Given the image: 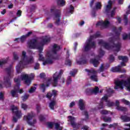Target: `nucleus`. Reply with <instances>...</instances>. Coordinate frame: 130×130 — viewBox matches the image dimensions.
I'll return each mask as SVG.
<instances>
[{
    "mask_svg": "<svg viewBox=\"0 0 130 130\" xmlns=\"http://www.w3.org/2000/svg\"><path fill=\"white\" fill-rule=\"evenodd\" d=\"M122 30V27L120 26L118 28L116 27H113L112 31L115 32V36L113 38H110L109 39V41L110 43L113 44L112 46H111L109 43L105 42L104 41L101 40L99 42V45H102L106 49L109 50L112 48H116L115 51L118 52L120 50L121 47V43L118 42L117 44H115V41H119V36H120V32Z\"/></svg>",
    "mask_w": 130,
    "mask_h": 130,
    "instance_id": "obj_1",
    "label": "nucleus"
},
{
    "mask_svg": "<svg viewBox=\"0 0 130 130\" xmlns=\"http://www.w3.org/2000/svg\"><path fill=\"white\" fill-rule=\"evenodd\" d=\"M78 105L80 110H84L85 109V105L84 104L83 100H79Z\"/></svg>",
    "mask_w": 130,
    "mask_h": 130,
    "instance_id": "obj_25",
    "label": "nucleus"
},
{
    "mask_svg": "<svg viewBox=\"0 0 130 130\" xmlns=\"http://www.w3.org/2000/svg\"><path fill=\"white\" fill-rule=\"evenodd\" d=\"M72 77L71 76H69L66 81L67 85L69 86V85L72 83Z\"/></svg>",
    "mask_w": 130,
    "mask_h": 130,
    "instance_id": "obj_36",
    "label": "nucleus"
},
{
    "mask_svg": "<svg viewBox=\"0 0 130 130\" xmlns=\"http://www.w3.org/2000/svg\"><path fill=\"white\" fill-rule=\"evenodd\" d=\"M35 9H36L35 5H32L31 7L30 8V12H34V11H35Z\"/></svg>",
    "mask_w": 130,
    "mask_h": 130,
    "instance_id": "obj_63",
    "label": "nucleus"
},
{
    "mask_svg": "<svg viewBox=\"0 0 130 130\" xmlns=\"http://www.w3.org/2000/svg\"><path fill=\"white\" fill-rule=\"evenodd\" d=\"M118 58L119 60H122V61L125 62L128 61V58L126 56H118Z\"/></svg>",
    "mask_w": 130,
    "mask_h": 130,
    "instance_id": "obj_27",
    "label": "nucleus"
},
{
    "mask_svg": "<svg viewBox=\"0 0 130 130\" xmlns=\"http://www.w3.org/2000/svg\"><path fill=\"white\" fill-rule=\"evenodd\" d=\"M30 96V95L28 94H25L24 95V96H22L21 97L23 101H26V100H27V99H28L29 98V96Z\"/></svg>",
    "mask_w": 130,
    "mask_h": 130,
    "instance_id": "obj_35",
    "label": "nucleus"
},
{
    "mask_svg": "<svg viewBox=\"0 0 130 130\" xmlns=\"http://www.w3.org/2000/svg\"><path fill=\"white\" fill-rule=\"evenodd\" d=\"M99 92V87H96L94 89L87 88L85 90L86 95H92V94H97Z\"/></svg>",
    "mask_w": 130,
    "mask_h": 130,
    "instance_id": "obj_16",
    "label": "nucleus"
},
{
    "mask_svg": "<svg viewBox=\"0 0 130 130\" xmlns=\"http://www.w3.org/2000/svg\"><path fill=\"white\" fill-rule=\"evenodd\" d=\"M103 119L105 122H107V121H111V118L110 117L107 118L106 117H104Z\"/></svg>",
    "mask_w": 130,
    "mask_h": 130,
    "instance_id": "obj_51",
    "label": "nucleus"
},
{
    "mask_svg": "<svg viewBox=\"0 0 130 130\" xmlns=\"http://www.w3.org/2000/svg\"><path fill=\"white\" fill-rule=\"evenodd\" d=\"M36 110L37 111V113H40V111L41 110V107H40V106L37 105Z\"/></svg>",
    "mask_w": 130,
    "mask_h": 130,
    "instance_id": "obj_50",
    "label": "nucleus"
},
{
    "mask_svg": "<svg viewBox=\"0 0 130 130\" xmlns=\"http://www.w3.org/2000/svg\"><path fill=\"white\" fill-rule=\"evenodd\" d=\"M33 117H34L33 114H28L27 116H24L23 120H26L29 125H34L36 123L37 120L36 119H34L32 122L31 121L33 119Z\"/></svg>",
    "mask_w": 130,
    "mask_h": 130,
    "instance_id": "obj_11",
    "label": "nucleus"
},
{
    "mask_svg": "<svg viewBox=\"0 0 130 130\" xmlns=\"http://www.w3.org/2000/svg\"><path fill=\"white\" fill-rule=\"evenodd\" d=\"M122 102H123V103H125V104H126V105H129V101L126 100L124 99H123L122 100Z\"/></svg>",
    "mask_w": 130,
    "mask_h": 130,
    "instance_id": "obj_54",
    "label": "nucleus"
},
{
    "mask_svg": "<svg viewBox=\"0 0 130 130\" xmlns=\"http://www.w3.org/2000/svg\"><path fill=\"white\" fill-rule=\"evenodd\" d=\"M65 63L67 66H69V67H71V66H72V61L71 60H70V59H67Z\"/></svg>",
    "mask_w": 130,
    "mask_h": 130,
    "instance_id": "obj_47",
    "label": "nucleus"
},
{
    "mask_svg": "<svg viewBox=\"0 0 130 130\" xmlns=\"http://www.w3.org/2000/svg\"><path fill=\"white\" fill-rule=\"evenodd\" d=\"M32 34H33V31H29L24 36L26 37V38H28V37H29L30 36H31Z\"/></svg>",
    "mask_w": 130,
    "mask_h": 130,
    "instance_id": "obj_58",
    "label": "nucleus"
},
{
    "mask_svg": "<svg viewBox=\"0 0 130 130\" xmlns=\"http://www.w3.org/2000/svg\"><path fill=\"white\" fill-rule=\"evenodd\" d=\"M108 4V5L105 6L104 8L105 11L104 13L105 14H107V15H108V14L110 13V11L112 8V1L111 0H109Z\"/></svg>",
    "mask_w": 130,
    "mask_h": 130,
    "instance_id": "obj_19",
    "label": "nucleus"
},
{
    "mask_svg": "<svg viewBox=\"0 0 130 130\" xmlns=\"http://www.w3.org/2000/svg\"><path fill=\"white\" fill-rule=\"evenodd\" d=\"M115 106H116L117 110L119 111H127V108L119 106V101L117 100L116 101Z\"/></svg>",
    "mask_w": 130,
    "mask_h": 130,
    "instance_id": "obj_22",
    "label": "nucleus"
},
{
    "mask_svg": "<svg viewBox=\"0 0 130 130\" xmlns=\"http://www.w3.org/2000/svg\"><path fill=\"white\" fill-rule=\"evenodd\" d=\"M57 4L58 6L63 7L64 6H66V1H64V0H57Z\"/></svg>",
    "mask_w": 130,
    "mask_h": 130,
    "instance_id": "obj_30",
    "label": "nucleus"
},
{
    "mask_svg": "<svg viewBox=\"0 0 130 130\" xmlns=\"http://www.w3.org/2000/svg\"><path fill=\"white\" fill-rule=\"evenodd\" d=\"M54 124L55 125V128L57 130H58V128H59L60 124L59 123L56 122V123H54Z\"/></svg>",
    "mask_w": 130,
    "mask_h": 130,
    "instance_id": "obj_56",
    "label": "nucleus"
},
{
    "mask_svg": "<svg viewBox=\"0 0 130 130\" xmlns=\"http://www.w3.org/2000/svg\"><path fill=\"white\" fill-rule=\"evenodd\" d=\"M101 36L100 32L98 31L94 35L90 36V38L87 40L85 43V45L84 46V51L88 52L89 50H91L92 48H95L96 47V44L95 42L92 41L93 38H98Z\"/></svg>",
    "mask_w": 130,
    "mask_h": 130,
    "instance_id": "obj_3",
    "label": "nucleus"
},
{
    "mask_svg": "<svg viewBox=\"0 0 130 130\" xmlns=\"http://www.w3.org/2000/svg\"><path fill=\"white\" fill-rule=\"evenodd\" d=\"M30 76L31 77H29L27 74L21 75V80L24 81V84L27 86H30L31 82V80L34 79V74H31Z\"/></svg>",
    "mask_w": 130,
    "mask_h": 130,
    "instance_id": "obj_10",
    "label": "nucleus"
},
{
    "mask_svg": "<svg viewBox=\"0 0 130 130\" xmlns=\"http://www.w3.org/2000/svg\"><path fill=\"white\" fill-rule=\"evenodd\" d=\"M78 70L77 69H74L73 71H71L70 75L71 76H73V77H75V75H76V73H77Z\"/></svg>",
    "mask_w": 130,
    "mask_h": 130,
    "instance_id": "obj_41",
    "label": "nucleus"
},
{
    "mask_svg": "<svg viewBox=\"0 0 130 130\" xmlns=\"http://www.w3.org/2000/svg\"><path fill=\"white\" fill-rule=\"evenodd\" d=\"M115 10H116V8L115 7L111 12V17L112 18L113 17V16H114V15H115Z\"/></svg>",
    "mask_w": 130,
    "mask_h": 130,
    "instance_id": "obj_46",
    "label": "nucleus"
},
{
    "mask_svg": "<svg viewBox=\"0 0 130 130\" xmlns=\"http://www.w3.org/2000/svg\"><path fill=\"white\" fill-rule=\"evenodd\" d=\"M18 89H14V90H12L11 91V95L12 96V97L15 98V97H18Z\"/></svg>",
    "mask_w": 130,
    "mask_h": 130,
    "instance_id": "obj_28",
    "label": "nucleus"
},
{
    "mask_svg": "<svg viewBox=\"0 0 130 130\" xmlns=\"http://www.w3.org/2000/svg\"><path fill=\"white\" fill-rule=\"evenodd\" d=\"M107 103V106H108V107H112L114 105V103L113 102H110V101H108Z\"/></svg>",
    "mask_w": 130,
    "mask_h": 130,
    "instance_id": "obj_38",
    "label": "nucleus"
},
{
    "mask_svg": "<svg viewBox=\"0 0 130 130\" xmlns=\"http://www.w3.org/2000/svg\"><path fill=\"white\" fill-rule=\"evenodd\" d=\"M11 110L13 113H15L17 118H21L22 117V113L21 111H19L18 107L15 106V105L11 106Z\"/></svg>",
    "mask_w": 130,
    "mask_h": 130,
    "instance_id": "obj_14",
    "label": "nucleus"
},
{
    "mask_svg": "<svg viewBox=\"0 0 130 130\" xmlns=\"http://www.w3.org/2000/svg\"><path fill=\"white\" fill-rule=\"evenodd\" d=\"M85 72L88 73V76H90V79L94 82H98V76H97V72L94 70L85 69ZM91 74L92 75L91 76Z\"/></svg>",
    "mask_w": 130,
    "mask_h": 130,
    "instance_id": "obj_9",
    "label": "nucleus"
},
{
    "mask_svg": "<svg viewBox=\"0 0 130 130\" xmlns=\"http://www.w3.org/2000/svg\"><path fill=\"white\" fill-rule=\"evenodd\" d=\"M90 62L91 63H92V64H93V66H94V67H95V68H97V67H98V64H99V63H100V62H99V61H98V60H96L95 58L91 59Z\"/></svg>",
    "mask_w": 130,
    "mask_h": 130,
    "instance_id": "obj_26",
    "label": "nucleus"
},
{
    "mask_svg": "<svg viewBox=\"0 0 130 130\" xmlns=\"http://www.w3.org/2000/svg\"><path fill=\"white\" fill-rule=\"evenodd\" d=\"M39 60L40 61H44V57H43V55L40 53L39 54Z\"/></svg>",
    "mask_w": 130,
    "mask_h": 130,
    "instance_id": "obj_39",
    "label": "nucleus"
},
{
    "mask_svg": "<svg viewBox=\"0 0 130 130\" xmlns=\"http://www.w3.org/2000/svg\"><path fill=\"white\" fill-rule=\"evenodd\" d=\"M109 24H110L109 21L106 20L105 21H100L98 22L96 24V26H100V28L102 30L103 29L107 28V27L109 26Z\"/></svg>",
    "mask_w": 130,
    "mask_h": 130,
    "instance_id": "obj_13",
    "label": "nucleus"
},
{
    "mask_svg": "<svg viewBox=\"0 0 130 130\" xmlns=\"http://www.w3.org/2000/svg\"><path fill=\"white\" fill-rule=\"evenodd\" d=\"M4 94L3 92H0V100H4Z\"/></svg>",
    "mask_w": 130,
    "mask_h": 130,
    "instance_id": "obj_61",
    "label": "nucleus"
},
{
    "mask_svg": "<svg viewBox=\"0 0 130 130\" xmlns=\"http://www.w3.org/2000/svg\"><path fill=\"white\" fill-rule=\"evenodd\" d=\"M36 90V87L34 86L31 87L30 89L29 90V93H34L35 92V90Z\"/></svg>",
    "mask_w": 130,
    "mask_h": 130,
    "instance_id": "obj_43",
    "label": "nucleus"
},
{
    "mask_svg": "<svg viewBox=\"0 0 130 130\" xmlns=\"http://www.w3.org/2000/svg\"><path fill=\"white\" fill-rule=\"evenodd\" d=\"M74 10H75V8L74 7V6H73V5H70L69 13H70L71 14H73L74 13Z\"/></svg>",
    "mask_w": 130,
    "mask_h": 130,
    "instance_id": "obj_44",
    "label": "nucleus"
},
{
    "mask_svg": "<svg viewBox=\"0 0 130 130\" xmlns=\"http://www.w3.org/2000/svg\"><path fill=\"white\" fill-rule=\"evenodd\" d=\"M39 119L40 120V121H44V120H45V118L44 117V116L42 115H40L39 116Z\"/></svg>",
    "mask_w": 130,
    "mask_h": 130,
    "instance_id": "obj_48",
    "label": "nucleus"
},
{
    "mask_svg": "<svg viewBox=\"0 0 130 130\" xmlns=\"http://www.w3.org/2000/svg\"><path fill=\"white\" fill-rule=\"evenodd\" d=\"M7 63V60H4L3 61L0 60V67L4 66V64H6Z\"/></svg>",
    "mask_w": 130,
    "mask_h": 130,
    "instance_id": "obj_59",
    "label": "nucleus"
},
{
    "mask_svg": "<svg viewBox=\"0 0 130 130\" xmlns=\"http://www.w3.org/2000/svg\"><path fill=\"white\" fill-rule=\"evenodd\" d=\"M98 107L99 109H103L104 108V103L102 100H101Z\"/></svg>",
    "mask_w": 130,
    "mask_h": 130,
    "instance_id": "obj_32",
    "label": "nucleus"
},
{
    "mask_svg": "<svg viewBox=\"0 0 130 130\" xmlns=\"http://www.w3.org/2000/svg\"><path fill=\"white\" fill-rule=\"evenodd\" d=\"M5 71L7 73L8 76L4 77V83L6 88H11L12 83H11V79L13 78V70H12V66L6 68Z\"/></svg>",
    "mask_w": 130,
    "mask_h": 130,
    "instance_id": "obj_6",
    "label": "nucleus"
},
{
    "mask_svg": "<svg viewBox=\"0 0 130 130\" xmlns=\"http://www.w3.org/2000/svg\"><path fill=\"white\" fill-rule=\"evenodd\" d=\"M121 66L120 65L118 66V67H113L111 69V71L113 73H125V70L121 69Z\"/></svg>",
    "mask_w": 130,
    "mask_h": 130,
    "instance_id": "obj_21",
    "label": "nucleus"
},
{
    "mask_svg": "<svg viewBox=\"0 0 130 130\" xmlns=\"http://www.w3.org/2000/svg\"><path fill=\"white\" fill-rule=\"evenodd\" d=\"M27 45L29 49H38L39 53H42V46H40V44L38 43V40L37 39L28 41Z\"/></svg>",
    "mask_w": 130,
    "mask_h": 130,
    "instance_id": "obj_4",
    "label": "nucleus"
},
{
    "mask_svg": "<svg viewBox=\"0 0 130 130\" xmlns=\"http://www.w3.org/2000/svg\"><path fill=\"white\" fill-rule=\"evenodd\" d=\"M60 50V46H58L56 44H54L53 48L52 49V53L50 54L47 53L48 57L43 62V66H46V64H52L53 63V59H59V56L57 55V51Z\"/></svg>",
    "mask_w": 130,
    "mask_h": 130,
    "instance_id": "obj_2",
    "label": "nucleus"
},
{
    "mask_svg": "<svg viewBox=\"0 0 130 130\" xmlns=\"http://www.w3.org/2000/svg\"><path fill=\"white\" fill-rule=\"evenodd\" d=\"M100 71L101 72H104V64H102L100 68Z\"/></svg>",
    "mask_w": 130,
    "mask_h": 130,
    "instance_id": "obj_60",
    "label": "nucleus"
},
{
    "mask_svg": "<svg viewBox=\"0 0 130 130\" xmlns=\"http://www.w3.org/2000/svg\"><path fill=\"white\" fill-rule=\"evenodd\" d=\"M114 59H115L114 56H113V55L112 54L110 55V57H109L110 61L111 62H113V61H114Z\"/></svg>",
    "mask_w": 130,
    "mask_h": 130,
    "instance_id": "obj_45",
    "label": "nucleus"
},
{
    "mask_svg": "<svg viewBox=\"0 0 130 130\" xmlns=\"http://www.w3.org/2000/svg\"><path fill=\"white\" fill-rule=\"evenodd\" d=\"M127 79V81L121 80V81L117 80L115 82V85L119 86V88H121V89H123V86H129V82H128V79Z\"/></svg>",
    "mask_w": 130,
    "mask_h": 130,
    "instance_id": "obj_12",
    "label": "nucleus"
},
{
    "mask_svg": "<svg viewBox=\"0 0 130 130\" xmlns=\"http://www.w3.org/2000/svg\"><path fill=\"white\" fill-rule=\"evenodd\" d=\"M60 77L57 75V72L54 73L53 75V86L56 87L58 84V80L60 79Z\"/></svg>",
    "mask_w": 130,
    "mask_h": 130,
    "instance_id": "obj_20",
    "label": "nucleus"
},
{
    "mask_svg": "<svg viewBox=\"0 0 130 130\" xmlns=\"http://www.w3.org/2000/svg\"><path fill=\"white\" fill-rule=\"evenodd\" d=\"M53 27V24L51 23H49L47 25V28H51Z\"/></svg>",
    "mask_w": 130,
    "mask_h": 130,
    "instance_id": "obj_64",
    "label": "nucleus"
},
{
    "mask_svg": "<svg viewBox=\"0 0 130 130\" xmlns=\"http://www.w3.org/2000/svg\"><path fill=\"white\" fill-rule=\"evenodd\" d=\"M95 8L96 10H100L102 8V5H101V3L97 2L95 3Z\"/></svg>",
    "mask_w": 130,
    "mask_h": 130,
    "instance_id": "obj_34",
    "label": "nucleus"
},
{
    "mask_svg": "<svg viewBox=\"0 0 130 130\" xmlns=\"http://www.w3.org/2000/svg\"><path fill=\"white\" fill-rule=\"evenodd\" d=\"M84 115L85 116V117L87 119H88V118H89V114L88 113V112L84 111Z\"/></svg>",
    "mask_w": 130,
    "mask_h": 130,
    "instance_id": "obj_62",
    "label": "nucleus"
},
{
    "mask_svg": "<svg viewBox=\"0 0 130 130\" xmlns=\"http://www.w3.org/2000/svg\"><path fill=\"white\" fill-rule=\"evenodd\" d=\"M50 12L51 14H53L54 15V20H56V21L54 22L55 25H57V26H59L61 18L60 10L56 9L55 7H53V8L51 9Z\"/></svg>",
    "mask_w": 130,
    "mask_h": 130,
    "instance_id": "obj_7",
    "label": "nucleus"
},
{
    "mask_svg": "<svg viewBox=\"0 0 130 130\" xmlns=\"http://www.w3.org/2000/svg\"><path fill=\"white\" fill-rule=\"evenodd\" d=\"M47 125L49 128H53V125H54V123L52 122H48Z\"/></svg>",
    "mask_w": 130,
    "mask_h": 130,
    "instance_id": "obj_37",
    "label": "nucleus"
},
{
    "mask_svg": "<svg viewBox=\"0 0 130 130\" xmlns=\"http://www.w3.org/2000/svg\"><path fill=\"white\" fill-rule=\"evenodd\" d=\"M99 54L100 56V57H102V56H103L104 54H105V51H104L102 49H100Z\"/></svg>",
    "mask_w": 130,
    "mask_h": 130,
    "instance_id": "obj_42",
    "label": "nucleus"
},
{
    "mask_svg": "<svg viewBox=\"0 0 130 130\" xmlns=\"http://www.w3.org/2000/svg\"><path fill=\"white\" fill-rule=\"evenodd\" d=\"M40 67V64L39 63H36L34 69L35 70H39V68Z\"/></svg>",
    "mask_w": 130,
    "mask_h": 130,
    "instance_id": "obj_53",
    "label": "nucleus"
},
{
    "mask_svg": "<svg viewBox=\"0 0 130 130\" xmlns=\"http://www.w3.org/2000/svg\"><path fill=\"white\" fill-rule=\"evenodd\" d=\"M120 119L122 120L123 122H128L130 121V117L127 116L126 115H121Z\"/></svg>",
    "mask_w": 130,
    "mask_h": 130,
    "instance_id": "obj_24",
    "label": "nucleus"
},
{
    "mask_svg": "<svg viewBox=\"0 0 130 130\" xmlns=\"http://www.w3.org/2000/svg\"><path fill=\"white\" fill-rule=\"evenodd\" d=\"M101 100H102V101L104 100L106 102H108V96H107V95H105L102 98Z\"/></svg>",
    "mask_w": 130,
    "mask_h": 130,
    "instance_id": "obj_57",
    "label": "nucleus"
},
{
    "mask_svg": "<svg viewBox=\"0 0 130 130\" xmlns=\"http://www.w3.org/2000/svg\"><path fill=\"white\" fill-rule=\"evenodd\" d=\"M26 39H27V38L25 35H23L19 38V40L21 43L25 42V41H26Z\"/></svg>",
    "mask_w": 130,
    "mask_h": 130,
    "instance_id": "obj_33",
    "label": "nucleus"
},
{
    "mask_svg": "<svg viewBox=\"0 0 130 130\" xmlns=\"http://www.w3.org/2000/svg\"><path fill=\"white\" fill-rule=\"evenodd\" d=\"M53 96V100L49 104V107L52 110H54V106L56 104V102L55 99L56 96H57V91L55 90H53L52 91H49L46 94V98L48 99H51V97Z\"/></svg>",
    "mask_w": 130,
    "mask_h": 130,
    "instance_id": "obj_5",
    "label": "nucleus"
},
{
    "mask_svg": "<svg viewBox=\"0 0 130 130\" xmlns=\"http://www.w3.org/2000/svg\"><path fill=\"white\" fill-rule=\"evenodd\" d=\"M51 38L50 37H47V36H45L40 43V46L42 47V51H43V46L45 45V44H47V43H49L50 42Z\"/></svg>",
    "mask_w": 130,
    "mask_h": 130,
    "instance_id": "obj_17",
    "label": "nucleus"
},
{
    "mask_svg": "<svg viewBox=\"0 0 130 130\" xmlns=\"http://www.w3.org/2000/svg\"><path fill=\"white\" fill-rule=\"evenodd\" d=\"M26 54H27V53H26L25 51H22V57H21V60L20 61L18 64L21 63L24 60L26 59V58L28 57H27V55H26Z\"/></svg>",
    "mask_w": 130,
    "mask_h": 130,
    "instance_id": "obj_29",
    "label": "nucleus"
},
{
    "mask_svg": "<svg viewBox=\"0 0 130 130\" xmlns=\"http://www.w3.org/2000/svg\"><path fill=\"white\" fill-rule=\"evenodd\" d=\"M21 108H22V109H24V110H26V109H27V108H28V106H27V105L22 103L21 104Z\"/></svg>",
    "mask_w": 130,
    "mask_h": 130,
    "instance_id": "obj_49",
    "label": "nucleus"
},
{
    "mask_svg": "<svg viewBox=\"0 0 130 130\" xmlns=\"http://www.w3.org/2000/svg\"><path fill=\"white\" fill-rule=\"evenodd\" d=\"M33 61H34V60H33L32 57H31L28 59V57H27L26 59H25L21 63L18 64L16 67L17 74H20V73H21V69H24V68H25V67H26V66H27V64H29V63H32V62H33Z\"/></svg>",
    "mask_w": 130,
    "mask_h": 130,
    "instance_id": "obj_8",
    "label": "nucleus"
},
{
    "mask_svg": "<svg viewBox=\"0 0 130 130\" xmlns=\"http://www.w3.org/2000/svg\"><path fill=\"white\" fill-rule=\"evenodd\" d=\"M14 82L15 83H16V85L14 87V89H16V88H17L16 90H18V92H19V94H23L24 92V91H23V89H20V83H21L20 79L19 78H14Z\"/></svg>",
    "mask_w": 130,
    "mask_h": 130,
    "instance_id": "obj_18",
    "label": "nucleus"
},
{
    "mask_svg": "<svg viewBox=\"0 0 130 130\" xmlns=\"http://www.w3.org/2000/svg\"><path fill=\"white\" fill-rule=\"evenodd\" d=\"M68 118H69L71 124L74 128H76V127H78L79 128V126L81 125V124L79 123H76V122H75V121L76 120V118H75V117L69 116Z\"/></svg>",
    "mask_w": 130,
    "mask_h": 130,
    "instance_id": "obj_15",
    "label": "nucleus"
},
{
    "mask_svg": "<svg viewBox=\"0 0 130 130\" xmlns=\"http://www.w3.org/2000/svg\"><path fill=\"white\" fill-rule=\"evenodd\" d=\"M13 57L15 60L19 59V57L18 56V55H17V53H16V52H15L13 53Z\"/></svg>",
    "mask_w": 130,
    "mask_h": 130,
    "instance_id": "obj_52",
    "label": "nucleus"
},
{
    "mask_svg": "<svg viewBox=\"0 0 130 130\" xmlns=\"http://www.w3.org/2000/svg\"><path fill=\"white\" fill-rule=\"evenodd\" d=\"M86 63H87V59H86V58H84L83 59V58H81V60L77 61V64H86Z\"/></svg>",
    "mask_w": 130,
    "mask_h": 130,
    "instance_id": "obj_31",
    "label": "nucleus"
},
{
    "mask_svg": "<svg viewBox=\"0 0 130 130\" xmlns=\"http://www.w3.org/2000/svg\"><path fill=\"white\" fill-rule=\"evenodd\" d=\"M51 82V79H49L47 81V84L45 85L44 83H43L42 85H41L40 87L41 89L43 90V92L44 93L45 92L46 87H49V85H50V82Z\"/></svg>",
    "mask_w": 130,
    "mask_h": 130,
    "instance_id": "obj_23",
    "label": "nucleus"
},
{
    "mask_svg": "<svg viewBox=\"0 0 130 130\" xmlns=\"http://www.w3.org/2000/svg\"><path fill=\"white\" fill-rule=\"evenodd\" d=\"M101 114H102L103 115H105L106 114H108L109 113V111L106 110H103L101 111Z\"/></svg>",
    "mask_w": 130,
    "mask_h": 130,
    "instance_id": "obj_40",
    "label": "nucleus"
},
{
    "mask_svg": "<svg viewBox=\"0 0 130 130\" xmlns=\"http://www.w3.org/2000/svg\"><path fill=\"white\" fill-rule=\"evenodd\" d=\"M63 74V70H60L59 73L57 72V75L61 78V76Z\"/></svg>",
    "mask_w": 130,
    "mask_h": 130,
    "instance_id": "obj_55",
    "label": "nucleus"
}]
</instances>
